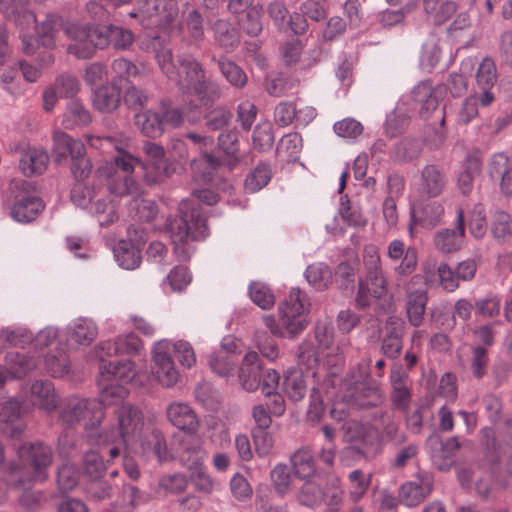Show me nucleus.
Wrapping results in <instances>:
<instances>
[{
    "label": "nucleus",
    "instance_id": "nucleus-1",
    "mask_svg": "<svg viewBox=\"0 0 512 512\" xmlns=\"http://www.w3.org/2000/svg\"><path fill=\"white\" fill-rule=\"evenodd\" d=\"M155 59L161 72L187 95H194L203 105H209L220 96L218 85L206 77L202 64L190 53H179L175 64L173 52L167 46L155 50Z\"/></svg>",
    "mask_w": 512,
    "mask_h": 512
},
{
    "label": "nucleus",
    "instance_id": "nucleus-2",
    "mask_svg": "<svg viewBox=\"0 0 512 512\" xmlns=\"http://www.w3.org/2000/svg\"><path fill=\"white\" fill-rule=\"evenodd\" d=\"M144 428V415L135 405L124 403L117 406L109 425L90 434L95 444L110 447L108 455L115 459L127 450H137Z\"/></svg>",
    "mask_w": 512,
    "mask_h": 512
},
{
    "label": "nucleus",
    "instance_id": "nucleus-3",
    "mask_svg": "<svg viewBox=\"0 0 512 512\" xmlns=\"http://www.w3.org/2000/svg\"><path fill=\"white\" fill-rule=\"evenodd\" d=\"M180 216L167 224V233L173 244L174 253L179 261H187L195 251L194 241L208 235L206 218L199 204L185 200L179 206Z\"/></svg>",
    "mask_w": 512,
    "mask_h": 512
},
{
    "label": "nucleus",
    "instance_id": "nucleus-4",
    "mask_svg": "<svg viewBox=\"0 0 512 512\" xmlns=\"http://www.w3.org/2000/svg\"><path fill=\"white\" fill-rule=\"evenodd\" d=\"M309 306L307 295L299 288H292L287 298L278 306L279 322L272 315L263 316V322L276 337H295L309 324Z\"/></svg>",
    "mask_w": 512,
    "mask_h": 512
},
{
    "label": "nucleus",
    "instance_id": "nucleus-5",
    "mask_svg": "<svg viewBox=\"0 0 512 512\" xmlns=\"http://www.w3.org/2000/svg\"><path fill=\"white\" fill-rule=\"evenodd\" d=\"M109 26L69 25L65 28V34L73 40L69 44L68 53L79 59L93 57L95 49H104L110 45Z\"/></svg>",
    "mask_w": 512,
    "mask_h": 512
},
{
    "label": "nucleus",
    "instance_id": "nucleus-6",
    "mask_svg": "<svg viewBox=\"0 0 512 512\" xmlns=\"http://www.w3.org/2000/svg\"><path fill=\"white\" fill-rule=\"evenodd\" d=\"M60 419L66 426L81 424L85 430L94 431L104 419V411L99 400L71 396L61 404Z\"/></svg>",
    "mask_w": 512,
    "mask_h": 512
},
{
    "label": "nucleus",
    "instance_id": "nucleus-7",
    "mask_svg": "<svg viewBox=\"0 0 512 512\" xmlns=\"http://www.w3.org/2000/svg\"><path fill=\"white\" fill-rule=\"evenodd\" d=\"M20 464L11 462L18 468L19 476L30 478V481L43 482L48 478V468L52 464V449L43 443H26L19 447Z\"/></svg>",
    "mask_w": 512,
    "mask_h": 512
},
{
    "label": "nucleus",
    "instance_id": "nucleus-8",
    "mask_svg": "<svg viewBox=\"0 0 512 512\" xmlns=\"http://www.w3.org/2000/svg\"><path fill=\"white\" fill-rule=\"evenodd\" d=\"M129 16L144 28H165L178 16V5L172 0H137Z\"/></svg>",
    "mask_w": 512,
    "mask_h": 512
},
{
    "label": "nucleus",
    "instance_id": "nucleus-9",
    "mask_svg": "<svg viewBox=\"0 0 512 512\" xmlns=\"http://www.w3.org/2000/svg\"><path fill=\"white\" fill-rule=\"evenodd\" d=\"M53 152L59 163L66 160L68 156L71 158V171L77 180L86 178L91 172L92 165L86 157L84 144L65 132L56 131L53 134Z\"/></svg>",
    "mask_w": 512,
    "mask_h": 512
},
{
    "label": "nucleus",
    "instance_id": "nucleus-10",
    "mask_svg": "<svg viewBox=\"0 0 512 512\" xmlns=\"http://www.w3.org/2000/svg\"><path fill=\"white\" fill-rule=\"evenodd\" d=\"M109 191L118 196H131L130 207L141 221H152L157 215V206L152 200L143 198L141 186L129 175L110 177Z\"/></svg>",
    "mask_w": 512,
    "mask_h": 512
},
{
    "label": "nucleus",
    "instance_id": "nucleus-11",
    "mask_svg": "<svg viewBox=\"0 0 512 512\" xmlns=\"http://www.w3.org/2000/svg\"><path fill=\"white\" fill-rule=\"evenodd\" d=\"M341 430L345 442L359 444L357 448H346L345 453L356 452L365 459H371L381 452L379 432L374 427L355 420H346Z\"/></svg>",
    "mask_w": 512,
    "mask_h": 512
},
{
    "label": "nucleus",
    "instance_id": "nucleus-12",
    "mask_svg": "<svg viewBox=\"0 0 512 512\" xmlns=\"http://www.w3.org/2000/svg\"><path fill=\"white\" fill-rule=\"evenodd\" d=\"M207 456V451L198 440L189 438L187 442H183L181 458L191 471L193 485L198 491L210 494L215 490L217 484L209 475L206 467L203 466Z\"/></svg>",
    "mask_w": 512,
    "mask_h": 512
},
{
    "label": "nucleus",
    "instance_id": "nucleus-13",
    "mask_svg": "<svg viewBox=\"0 0 512 512\" xmlns=\"http://www.w3.org/2000/svg\"><path fill=\"white\" fill-rule=\"evenodd\" d=\"M11 189L14 193V203L11 208L12 217L21 223L36 219L43 210V201L36 194L30 182L25 180L13 181Z\"/></svg>",
    "mask_w": 512,
    "mask_h": 512
},
{
    "label": "nucleus",
    "instance_id": "nucleus-14",
    "mask_svg": "<svg viewBox=\"0 0 512 512\" xmlns=\"http://www.w3.org/2000/svg\"><path fill=\"white\" fill-rule=\"evenodd\" d=\"M86 140L90 147L100 150L103 153L116 151L117 155L114 157V163L127 174L132 173L136 165L141 163L138 158L124 150V148L128 146L129 137L123 133H119L117 136L104 137L86 135Z\"/></svg>",
    "mask_w": 512,
    "mask_h": 512
},
{
    "label": "nucleus",
    "instance_id": "nucleus-15",
    "mask_svg": "<svg viewBox=\"0 0 512 512\" xmlns=\"http://www.w3.org/2000/svg\"><path fill=\"white\" fill-rule=\"evenodd\" d=\"M170 350L171 344L167 340L157 342L153 349L152 373L157 382L166 388L175 386L181 378Z\"/></svg>",
    "mask_w": 512,
    "mask_h": 512
},
{
    "label": "nucleus",
    "instance_id": "nucleus-16",
    "mask_svg": "<svg viewBox=\"0 0 512 512\" xmlns=\"http://www.w3.org/2000/svg\"><path fill=\"white\" fill-rule=\"evenodd\" d=\"M62 20L56 15H48L40 26H36L38 40L32 36L21 35L22 50L30 55L35 52L36 44L40 42L45 48L51 49L55 46L58 33L62 28Z\"/></svg>",
    "mask_w": 512,
    "mask_h": 512
},
{
    "label": "nucleus",
    "instance_id": "nucleus-17",
    "mask_svg": "<svg viewBox=\"0 0 512 512\" xmlns=\"http://www.w3.org/2000/svg\"><path fill=\"white\" fill-rule=\"evenodd\" d=\"M388 258L396 263L394 273L400 277H407L416 270L418 265V251L414 246H406L400 239H394L387 246Z\"/></svg>",
    "mask_w": 512,
    "mask_h": 512
},
{
    "label": "nucleus",
    "instance_id": "nucleus-18",
    "mask_svg": "<svg viewBox=\"0 0 512 512\" xmlns=\"http://www.w3.org/2000/svg\"><path fill=\"white\" fill-rule=\"evenodd\" d=\"M465 238L464 210L459 207L456 213L455 229H441L433 236L435 248L446 254L454 253L461 249Z\"/></svg>",
    "mask_w": 512,
    "mask_h": 512
},
{
    "label": "nucleus",
    "instance_id": "nucleus-19",
    "mask_svg": "<svg viewBox=\"0 0 512 512\" xmlns=\"http://www.w3.org/2000/svg\"><path fill=\"white\" fill-rule=\"evenodd\" d=\"M422 270L423 276L414 275L411 278L413 282L424 278L426 284H438L447 292H454L459 287L455 271L446 263L437 265L435 262L426 261Z\"/></svg>",
    "mask_w": 512,
    "mask_h": 512
},
{
    "label": "nucleus",
    "instance_id": "nucleus-20",
    "mask_svg": "<svg viewBox=\"0 0 512 512\" xmlns=\"http://www.w3.org/2000/svg\"><path fill=\"white\" fill-rule=\"evenodd\" d=\"M143 151L149 158V162L144 165L145 180L148 183H158L170 176V167L161 145L146 141L143 144Z\"/></svg>",
    "mask_w": 512,
    "mask_h": 512
},
{
    "label": "nucleus",
    "instance_id": "nucleus-21",
    "mask_svg": "<svg viewBox=\"0 0 512 512\" xmlns=\"http://www.w3.org/2000/svg\"><path fill=\"white\" fill-rule=\"evenodd\" d=\"M315 338L321 350L323 365L338 367L344 358L339 347H333L334 329L328 321H318L315 326Z\"/></svg>",
    "mask_w": 512,
    "mask_h": 512
},
{
    "label": "nucleus",
    "instance_id": "nucleus-22",
    "mask_svg": "<svg viewBox=\"0 0 512 512\" xmlns=\"http://www.w3.org/2000/svg\"><path fill=\"white\" fill-rule=\"evenodd\" d=\"M433 485V477L428 473H421L401 486L399 499L405 506L415 507L431 494Z\"/></svg>",
    "mask_w": 512,
    "mask_h": 512
},
{
    "label": "nucleus",
    "instance_id": "nucleus-23",
    "mask_svg": "<svg viewBox=\"0 0 512 512\" xmlns=\"http://www.w3.org/2000/svg\"><path fill=\"white\" fill-rule=\"evenodd\" d=\"M21 403L11 398L1 404L0 407V432L17 438L22 435L25 424L20 419Z\"/></svg>",
    "mask_w": 512,
    "mask_h": 512
},
{
    "label": "nucleus",
    "instance_id": "nucleus-24",
    "mask_svg": "<svg viewBox=\"0 0 512 512\" xmlns=\"http://www.w3.org/2000/svg\"><path fill=\"white\" fill-rule=\"evenodd\" d=\"M487 173L491 179H499V187L506 197L512 196V164L503 153H494L487 165Z\"/></svg>",
    "mask_w": 512,
    "mask_h": 512
},
{
    "label": "nucleus",
    "instance_id": "nucleus-25",
    "mask_svg": "<svg viewBox=\"0 0 512 512\" xmlns=\"http://www.w3.org/2000/svg\"><path fill=\"white\" fill-rule=\"evenodd\" d=\"M169 421L180 430L196 433L199 420L194 410L186 403L173 402L166 409Z\"/></svg>",
    "mask_w": 512,
    "mask_h": 512
},
{
    "label": "nucleus",
    "instance_id": "nucleus-26",
    "mask_svg": "<svg viewBox=\"0 0 512 512\" xmlns=\"http://www.w3.org/2000/svg\"><path fill=\"white\" fill-rule=\"evenodd\" d=\"M105 355L99 354L101 361L100 376L102 381H119L129 383L136 375L134 363L130 360L115 361L106 363Z\"/></svg>",
    "mask_w": 512,
    "mask_h": 512
},
{
    "label": "nucleus",
    "instance_id": "nucleus-27",
    "mask_svg": "<svg viewBox=\"0 0 512 512\" xmlns=\"http://www.w3.org/2000/svg\"><path fill=\"white\" fill-rule=\"evenodd\" d=\"M352 406L356 408H368L380 405L383 402V393L376 383H361L353 391L346 394Z\"/></svg>",
    "mask_w": 512,
    "mask_h": 512
},
{
    "label": "nucleus",
    "instance_id": "nucleus-28",
    "mask_svg": "<svg viewBox=\"0 0 512 512\" xmlns=\"http://www.w3.org/2000/svg\"><path fill=\"white\" fill-rule=\"evenodd\" d=\"M444 212V206L441 202L428 201L413 207L412 218L418 225L432 229L441 223Z\"/></svg>",
    "mask_w": 512,
    "mask_h": 512
},
{
    "label": "nucleus",
    "instance_id": "nucleus-29",
    "mask_svg": "<svg viewBox=\"0 0 512 512\" xmlns=\"http://www.w3.org/2000/svg\"><path fill=\"white\" fill-rule=\"evenodd\" d=\"M261 365L259 356L254 351H249L244 356L239 370V380L244 390L253 392L257 390L261 382Z\"/></svg>",
    "mask_w": 512,
    "mask_h": 512
},
{
    "label": "nucleus",
    "instance_id": "nucleus-30",
    "mask_svg": "<svg viewBox=\"0 0 512 512\" xmlns=\"http://www.w3.org/2000/svg\"><path fill=\"white\" fill-rule=\"evenodd\" d=\"M142 349V342L133 333L118 336L114 341L108 340L100 344V353L107 357L118 354H139Z\"/></svg>",
    "mask_w": 512,
    "mask_h": 512
},
{
    "label": "nucleus",
    "instance_id": "nucleus-31",
    "mask_svg": "<svg viewBox=\"0 0 512 512\" xmlns=\"http://www.w3.org/2000/svg\"><path fill=\"white\" fill-rule=\"evenodd\" d=\"M446 186L443 172L435 165L426 166L421 172L418 191L423 197H438Z\"/></svg>",
    "mask_w": 512,
    "mask_h": 512
},
{
    "label": "nucleus",
    "instance_id": "nucleus-32",
    "mask_svg": "<svg viewBox=\"0 0 512 512\" xmlns=\"http://www.w3.org/2000/svg\"><path fill=\"white\" fill-rule=\"evenodd\" d=\"M455 0H423V10L434 25L446 23L458 10Z\"/></svg>",
    "mask_w": 512,
    "mask_h": 512
},
{
    "label": "nucleus",
    "instance_id": "nucleus-33",
    "mask_svg": "<svg viewBox=\"0 0 512 512\" xmlns=\"http://www.w3.org/2000/svg\"><path fill=\"white\" fill-rule=\"evenodd\" d=\"M442 90L434 88L429 80L420 82L412 90V98L414 102L421 105L420 113L423 117H427L431 111H434L439 104V95Z\"/></svg>",
    "mask_w": 512,
    "mask_h": 512
},
{
    "label": "nucleus",
    "instance_id": "nucleus-34",
    "mask_svg": "<svg viewBox=\"0 0 512 512\" xmlns=\"http://www.w3.org/2000/svg\"><path fill=\"white\" fill-rule=\"evenodd\" d=\"M18 474V468L15 465H11L9 477L15 482L14 489H16L20 503L27 509L32 510L42 499V494L30 490L32 484L36 481H30V478H24Z\"/></svg>",
    "mask_w": 512,
    "mask_h": 512
},
{
    "label": "nucleus",
    "instance_id": "nucleus-35",
    "mask_svg": "<svg viewBox=\"0 0 512 512\" xmlns=\"http://www.w3.org/2000/svg\"><path fill=\"white\" fill-rule=\"evenodd\" d=\"M26 4V0H2L0 2V10L4 13L7 19L13 20L18 26H34L36 23V16L32 11L25 7Z\"/></svg>",
    "mask_w": 512,
    "mask_h": 512
},
{
    "label": "nucleus",
    "instance_id": "nucleus-36",
    "mask_svg": "<svg viewBox=\"0 0 512 512\" xmlns=\"http://www.w3.org/2000/svg\"><path fill=\"white\" fill-rule=\"evenodd\" d=\"M120 100V88L114 84L102 85L101 87L93 90V106L100 112H113L118 108Z\"/></svg>",
    "mask_w": 512,
    "mask_h": 512
},
{
    "label": "nucleus",
    "instance_id": "nucleus-37",
    "mask_svg": "<svg viewBox=\"0 0 512 512\" xmlns=\"http://www.w3.org/2000/svg\"><path fill=\"white\" fill-rule=\"evenodd\" d=\"M49 156L43 149L29 147L22 155L19 167L26 176L42 174L48 166Z\"/></svg>",
    "mask_w": 512,
    "mask_h": 512
},
{
    "label": "nucleus",
    "instance_id": "nucleus-38",
    "mask_svg": "<svg viewBox=\"0 0 512 512\" xmlns=\"http://www.w3.org/2000/svg\"><path fill=\"white\" fill-rule=\"evenodd\" d=\"M374 279L366 275L365 280L359 282L358 293L356 296L357 306L365 308L382 300L387 295V280L384 277L383 289H377Z\"/></svg>",
    "mask_w": 512,
    "mask_h": 512
},
{
    "label": "nucleus",
    "instance_id": "nucleus-39",
    "mask_svg": "<svg viewBox=\"0 0 512 512\" xmlns=\"http://www.w3.org/2000/svg\"><path fill=\"white\" fill-rule=\"evenodd\" d=\"M132 452H139L142 454L153 453L154 456L160 461L167 460L170 457L167 443L164 435L159 430H153L145 439H140L137 450Z\"/></svg>",
    "mask_w": 512,
    "mask_h": 512
},
{
    "label": "nucleus",
    "instance_id": "nucleus-40",
    "mask_svg": "<svg viewBox=\"0 0 512 512\" xmlns=\"http://www.w3.org/2000/svg\"><path fill=\"white\" fill-rule=\"evenodd\" d=\"M31 400L34 405L48 412L57 406V395L50 381H35L31 386Z\"/></svg>",
    "mask_w": 512,
    "mask_h": 512
},
{
    "label": "nucleus",
    "instance_id": "nucleus-41",
    "mask_svg": "<svg viewBox=\"0 0 512 512\" xmlns=\"http://www.w3.org/2000/svg\"><path fill=\"white\" fill-rule=\"evenodd\" d=\"M291 463L294 474L302 480H309L316 473L315 458L308 448L297 450L291 457Z\"/></svg>",
    "mask_w": 512,
    "mask_h": 512
},
{
    "label": "nucleus",
    "instance_id": "nucleus-42",
    "mask_svg": "<svg viewBox=\"0 0 512 512\" xmlns=\"http://www.w3.org/2000/svg\"><path fill=\"white\" fill-rule=\"evenodd\" d=\"M481 169L482 162L478 155L471 154L466 157L458 177V186L464 195L472 191L474 179L480 175Z\"/></svg>",
    "mask_w": 512,
    "mask_h": 512
},
{
    "label": "nucleus",
    "instance_id": "nucleus-43",
    "mask_svg": "<svg viewBox=\"0 0 512 512\" xmlns=\"http://www.w3.org/2000/svg\"><path fill=\"white\" fill-rule=\"evenodd\" d=\"M134 121L141 133L147 137L156 138L161 136L164 132V122L160 114L152 110L137 113Z\"/></svg>",
    "mask_w": 512,
    "mask_h": 512
},
{
    "label": "nucleus",
    "instance_id": "nucleus-44",
    "mask_svg": "<svg viewBox=\"0 0 512 512\" xmlns=\"http://www.w3.org/2000/svg\"><path fill=\"white\" fill-rule=\"evenodd\" d=\"M180 33L184 39L190 42H198L203 39V19L196 9L184 12V19L179 26Z\"/></svg>",
    "mask_w": 512,
    "mask_h": 512
},
{
    "label": "nucleus",
    "instance_id": "nucleus-45",
    "mask_svg": "<svg viewBox=\"0 0 512 512\" xmlns=\"http://www.w3.org/2000/svg\"><path fill=\"white\" fill-rule=\"evenodd\" d=\"M363 262L367 270V275L374 279L376 288L383 289L384 274L381 266L379 249L374 244H367L363 249Z\"/></svg>",
    "mask_w": 512,
    "mask_h": 512
},
{
    "label": "nucleus",
    "instance_id": "nucleus-46",
    "mask_svg": "<svg viewBox=\"0 0 512 512\" xmlns=\"http://www.w3.org/2000/svg\"><path fill=\"white\" fill-rule=\"evenodd\" d=\"M92 121L90 112L78 100L68 103L63 114L62 125L66 129H74L78 126L88 125Z\"/></svg>",
    "mask_w": 512,
    "mask_h": 512
},
{
    "label": "nucleus",
    "instance_id": "nucleus-47",
    "mask_svg": "<svg viewBox=\"0 0 512 512\" xmlns=\"http://www.w3.org/2000/svg\"><path fill=\"white\" fill-rule=\"evenodd\" d=\"M283 388L289 399L293 401L302 400L307 391L304 373L296 369L288 371L284 378Z\"/></svg>",
    "mask_w": 512,
    "mask_h": 512
},
{
    "label": "nucleus",
    "instance_id": "nucleus-48",
    "mask_svg": "<svg viewBox=\"0 0 512 512\" xmlns=\"http://www.w3.org/2000/svg\"><path fill=\"white\" fill-rule=\"evenodd\" d=\"M114 255L119 266L127 270L139 267L142 261L140 250L125 241L119 243L114 250Z\"/></svg>",
    "mask_w": 512,
    "mask_h": 512
},
{
    "label": "nucleus",
    "instance_id": "nucleus-49",
    "mask_svg": "<svg viewBox=\"0 0 512 512\" xmlns=\"http://www.w3.org/2000/svg\"><path fill=\"white\" fill-rule=\"evenodd\" d=\"M305 277L316 290H324L332 283V272L324 263H314L307 267Z\"/></svg>",
    "mask_w": 512,
    "mask_h": 512
},
{
    "label": "nucleus",
    "instance_id": "nucleus-50",
    "mask_svg": "<svg viewBox=\"0 0 512 512\" xmlns=\"http://www.w3.org/2000/svg\"><path fill=\"white\" fill-rule=\"evenodd\" d=\"M272 172L269 165L261 163L257 165L247 176L244 188L249 193H255L264 188L271 180Z\"/></svg>",
    "mask_w": 512,
    "mask_h": 512
},
{
    "label": "nucleus",
    "instance_id": "nucleus-51",
    "mask_svg": "<svg viewBox=\"0 0 512 512\" xmlns=\"http://www.w3.org/2000/svg\"><path fill=\"white\" fill-rule=\"evenodd\" d=\"M6 365L9 374L14 378H22L36 367L32 358L18 352H10L6 355Z\"/></svg>",
    "mask_w": 512,
    "mask_h": 512
},
{
    "label": "nucleus",
    "instance_id": "nucleus-52",
    "mask_svg": "<svg viewBox=\"0 0 512 512\" xmlns=\"http://www.w3.org/2000/svg\"><path fill=\"white\" fill-rule=\"evenodd\" d=\"M427 303V295L424 291H416L411 293L407 302V315L410 323L418 327L423 322Z\"/></svg>",
    "mask_w": 512,
    "mask_h": 512
},
{
    "label": "nucleus",
    "instance_id": "nucleus-53",
    "mask_svg": "<svg viewBox=\"0 0 512 512\" xmlns=\"http://www.w3.org/2000/svg\"><path fill=\"white\" fill-rule=\"evenodd\" d=\"M439 444L441 449L432 454V460L438 469L446 470L452 465L454 454L460 448V442L457 437H452Z\"/></svg>",
    "mask_w": 512,
    "mask_h": 512
},
{
    "label": "nucleus",
    "instance_id": "nucleus-54",
    "mask_svg": "<svg viewBox=\"0 0 512 512\" xmlns=\"http://www.w3.org/2000/svg\"><path fill=\"white\" fill-rule=\"evenodd\" d=\"M491 232L496 239L506 241L512 237V217L503 210H497L491 217Z\"/></svg>",
    "mask_w": 512,
    "mask_h": 512
},
{
    "label": "nucleus",
    "instance_id": "nucleus-55",
    "mask_svg": "<svg viewBox=\"0 0 512 512\" xmlns=\"http://www.w3.org/2000/svg\"><path fill=\"white\" fill-rule=\"evenodd\" d=\"M98 335L95 323L87 318L78 319L71 338L80 345H89Z\"/></svg>",
    "mask_w": 512,
    "mask_h": 512
},
{
    "label": "nucleus",
    "instance_id": "nucleus-56",
    "mask_svg": "<svg viewBox=\"0 0 512 512\" xmlns=\"http://www.w3.org/2000/svg\"><path fill=\"white\" fill-rule=\"evenodd\" d=\"M476 82L479 89H492L497 82V69L491 58H484L480 63Z\"/></svg>",
    "mask_w": 512,
    "mask_h": 512
},
{
    "label": "nucleus",
    "instance_id": "nucleus-57",
    "mask_svg": "<svg viewBox=\"0 0 512 512\" xmlns=\"http://www.w3.org/2000/svg\"><path fill=\"white\" fill-rule=\"evenodd\" d=\"M219 69L226 80L236 88H243L247 83L245 72L234 62L220 59Z\"/></svg>",
    "mask_w": 512,
    "mask_h": 512
},
{
    "label": "nucleus",
    "instance_id": "nucleus-58",
    "mask_svg": "<svg viewBox=\"0 0 512 512\" xmlns=\"http://www.w3.org/2000/svg\"><path fill=\"white\" fill-rule=\"evenodd\" d=\"M302 149V138L298 133H289L283 136L277 146V154L288 161L297 158Z\"/></svg>",
    "mask_w": 512,
    "mask_h": 512
},
{
    "label": "nucleus",
    "instance_id": "nucleus-59",
    "mask_svg": "<svg viewBox=\"0 0 512 512\" xmlns=\"http://www.w3.org/2000/svg\"><path fill=\"white\" fill-rule=\"evenodd\" d=\"M266 12L279 30H285L290 23V13L283 0L268 3Z\"/></svg>",
    "mask_w": 512,
    "mask_h": 512
},
{
    "label": "nucleus",
    "instance_id": "nucleus-60",
    "mask_svg": "<svg viewBox=\"0 0 512 512\" xmlns=\"http://www.w3.org/2000/svg\"><path fill=\"white\" fill-rule=\"evenodd\" d=\"M83 466L88 480L101 478L106 470L102 456L96 451H89L84 455Z\"/></svg>",
    "mask_w": 512,
    "mask_h": 512
},
{
    "label": "nucleus",
    "instance_id": "nucleus-61",
    "mask_svg": "<svg viewBox=\"0 0 512 512\" xmlns=\"http://www.w3.org/2000/svg\"><path fill=\"white\" fill-rule=\"evenodd\" d=\"M249 295L251 300L264 310L270 309L275 303V297L270 288L259 282L249 286Z\"/></svg>",
    "mask_w": 512,
    "mask_h": 512
},
{
    "label": "nucleus",
    "instance_id": "nucleus-62",
    "mask_svg": "<svg viewBox=\"0 0 512 512\" xmlns=\"http://www.w3.org/2000/svg\"><path fill=\"white\" fill-rule=\"evenodd\" d=\"M349 494L353 502H358L365 495L369 484L370 478L367 477L363 471L354 470L349 473Z\"/></svg>",
    "mask_w": 512,
    "mask_h": 512
},
{
    "label": "nucleus",
    "instance_id": "nucleus-63",
    "mask_svg": "<svg viewBox=\"0 0 512 512\" xmlns=\"http://www.w3.org/2000/svg\"><path fill=\"white\" fill-rule=\"evenodd\" d=\"M262 6H253L245 14L240 22L242 30L250 36H258L262 30L263 25L261 22Z\"/></svg>",
    "mask_w": 512,
    "mask_h": 512
},
{
    "label": "nucleus",
    "instance_id": "nucleus-64",
    "mask_svg": "<svg viewBox=\"0 0 512 512\" xmlns=\"http://www.w3.org/2000/svg\"><path fill=\"white\" fill-rule=\"evenodd\" d=\"M271 481L278 494L284 495L291 488L292 477L286 464L279 463L271 471Z\"/></svg>",
    "mask_w": 512,
    "mask_h": 512
}]
</instances>
